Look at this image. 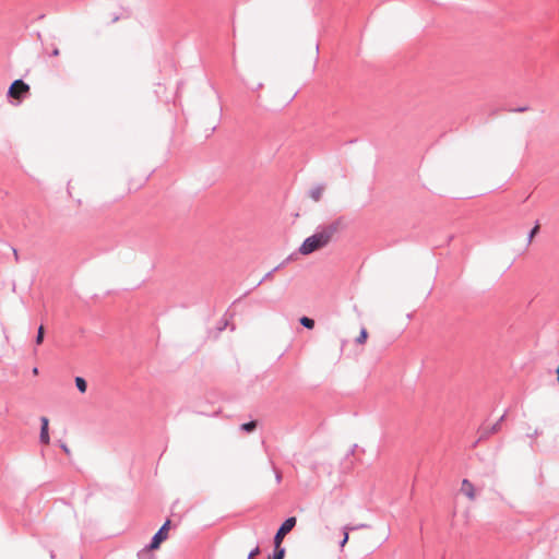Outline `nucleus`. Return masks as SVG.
Returning a JSON list of instances; mask_svg holds the SVG:
<instances>
[{"mask_svg": "<svg viewBox=\"0 0 559 559\" xmlns=\"http://www.w3.org/2000/svg\"><path fill=\"white\" fill-rule=\"evenodd\" d=\"M284 555H285V549L282 548L281 545L278 546V548L275 547L274 559H283Z\"/></svg>", "mask_w": 559, "mask_h": 559, "instance_id": "4468645a", "label": "nucleus"}, {"mask_svg": "<svg viewBox=\"0 0 559 559\" xmlns=\"http://www.w3.org/2000/svg\"><path fill=\"white\" fill-rule=\"evenodd\" d=\"M539 230V225H536L530 233V236H528V240L532 241V239L535 237V235L538 233Z\"/></svg>", "mask_w": 559, "mask_h": 559, "instance_id": "2eb2a0df", "label": "nucleus"}, {"mask_svg": "<svg viewBox=\"0 0 559 559\" xmlns=\"http://www.w3.org/2000/svg\"><path fill=\"white\" fill-rule=\"evenodd\" d=\"M557 381L559 382V365H558V368H557Z\"/></svg>", "mask_w": 559, "mask_h": 559, "instance_id": "6ab92c4d", "label": "nucleus"}, {"mask_svg": "<svg viewBox=\"0 0 559 559\" xmlns=\"http://www.w3.org/2000/svg\"><path fill=\"white\" fill-rule=\"evenodd\" d=\"M337 230V223H334L322 230L316 233L314 235L305 239V241L299 247V252L302 255H308L314 251H318L331 241L333 235Z\"/></svg>", "mask_w": 559, "mask_h": 559, "instance_id": "f257e3e1", "label": "nucleus"}, {"mask_svg": "<svg viewBox=\"0 0 559 559\" xmlns=\"http://www.w3.org/2000/svg\"><path fill=\"white\" fill-rule=\"evenodd\" d=\"M296 518L292 516L285 520V522L281 525L278 528L275 537H274V544L275 547L278 548V546L282 544L284 537L295 527L296 525Z\"/></svg>", "mask_w": 559, "mask_h": 559, "instance_id": "f03ea898", "label": "nucleus"}, {"mask_svg": "<svg viewBox=\"0 0 559 559\" xmlns=\"http://www.w3.org/2000/svg\"><path fill=\"white\" fill-rule=\"evenodd\" d=\"M323 192H324V187L318 186L310 190L309 195L313 201L318 202L321 200Z\"/></svg>", "mask_w": 559, "mask_h": 559, "instance_id": "0eeeda50", "label": "nucleus"}, {"mask_svg": "<svg viewBox=\"0 0 559 559\" xmlns=\"http://www.w3.org/2000/svg\"><path fill=\"white\" fill-rule=\"evenodd\" d=\"M33 373H34V374H37V373H38V369H37V368H34V369H33Z\"/></svg>", "mask_w": 559, "mask_h": 559, "instance_id": "aec40b11", "label": "nucleus"}, {"mask_svg": "<svg viewBox=\"0 0 559 559\" xmlns=\"http://www.w3.org/2000/svg\"><path fill=\"white\" fill-rule=\"evenodd\" d=\"M367 338H368V332H367V330H366V329H361V331H360V333H359L358 337L356 338V342H357L358 344H365V343H366V341H367Z\"/></svg>", "mask_w": 559, "mask_h": 559, "instance_id": "9b49d317", "label": "nucleus"}, {"mask_svg": "<svg viewBox=\"0 0 559 559\" xmlns=\"http://www.w3.org/2000/svg\"><path fill=\"white\" fill-rule=\"evenodd\" d=\"M40 441L43 443H48L49 442V436H48V421H44L43 426H41V431H40Z\"/></svg>", "mask_w": 559, "mask_h": 559, "instance_id": "6e6552de", "label": "nucleus"}, {"mask_svg": "<svg viewBox=\"0 0 559 559\" xmlns=\"http://www.w3.org/2000/svg\"><path fill=\"white\" fill-rule=\"evenodd\" d=\"M52 55H53V56H59V49H55V50L52 51Z\"/></svg>", "mask_w": 559, "mask_h": 559, "instance_id": "a211bd4d", "label": "nucleus"}, {"mask_svg": "<svg viewBox=\"0 0 559 559\" xmlns=\"http://www.w3.org/2000/svg\"><path fill=\"white\" fill-rule=\"evenodd\" d=\"M28 91L29 86L26 83H24L22 80H16L11 84L9 88V95L12 98L20 99Z\"/></svg>", "mask_w": 559, "mask_h": 559, "instance_id": "20e7f679", "label": "nucleus"}, {"mask_svg": "<svg viewBox=\"0 0 559 559\" xmlns=\"http://www.w3.org/2000/svg\"><path fill=\"white\" fill-rule=\"evenodd\" d=\"M246 432H251L255 429V421H247L241 426Z\"/></svg>", "mask_w": 559, "mask_h": 559, "instance_id": "ddd939ff", "label": "nucleus"}, {"mask_svg": "<svg viewBox=\"0 0 559 559\" xmlns=\"http://www.w3.org/2000/svg\"><path fill=\"white\" fill-rule=\"evenodd\" d=\"M44 335H45V329L43 325H40L38 328V332H37V336H36V344L37 345H40L44 341Z\"/></svg>", "mask_w": 559, "mask_h": 559, "instance_id": "f8f14e48", "label": "nucleus"}, {"mask_svg": "<svg viewBox=\"0 0 559 559\" xmlns=\"http://www.w3.org/2000/svg\"><path fill=\"white\" fill-rule=\"evenodd\" d=\"M299 321L307 329H313V326H314V321L308 317H302V318H300Z\"/></svg>", "mask_w": 559, "mask_h": 559, "instance_id": "9d476101", "label": "nucleus"}, {"mask_svg": "<svg viewBox=\"0 0 559 559\" xmlns=\"http://www.w3.org/2000/svg\"><path fill=\"white\" fill-rule=\"evenodd\" d=\"M75 385L78 388V390L81 392V393H85L86 390H87V383L86 381L81 378V377H76L75 378Z\"/></svg>", "mask_w": 559, "mask_h": 559, "instance_id": "1a4fd4ad", "label": "nucleus"}, {"mask_svg": "<svg viewBox=\"0 0 559 559\" xmlns=\"http://www.w3.org/2000/svg\"><path fill=\"white\" fill-rule=\"evenodd\" d=\"M260 552L259 547H255L248 556V559H254V557Z\"/></svg>", "mask_w": 559, "mask_h": 559, "instance_id": "f3484780", "label": "nucleus"}, {"mask_svg": "<svg viewBox=\"0 0 559 559\" xmlns=\"http://www.w3.org/2000/svg\"><path fill=\"white\" fill-rule=\"evenodd\" d=\"M499 424L498 423H492V421H488L486 425H483L480 428H479V432H480V439L481 438H486L488 437V435L490 433H495L499 430Z\"/></svg>", "mask_w": 559, "mask_h": 559, "instance_id": "423d86ee", "label": "nucleus"}, {"mask_svg": "<svg viewBox=\"0 0 559 559\" xmlns=\"http://www.w3.org/2000/svg\"><path fill=\"white\" fill-rule=\"evenodd\" d=\"M348 528L346 527L344 532V538H342L341 547H344L346 545V543L348 542Z\"/></svg>", "mask_w": 559, "mask_h": 559, "instance_id": "dca6fc26", "label": "nucleus"}, {"mask_svg": "<svg viewBox=\"0 0 559 559\" xmlns=\"http://www.w3.org/2000/svg\"><path fill=\"white\" fill-rule=\"evenodd\" d=\"M170 520H167L159 528V531L154 535L152 543L148 546L150 550L157 549L160 546V544L168 538V531L170 528Z\"/></svg>", "mask_w": 559, "mask_h": 559, "instance_id": "7ed1b4c3", "label": "nucleus"}, {"mask_svg": "<svg viewBox=\"0 0 559 559\" xmlns=\"http://www.w3.org/2000/svg\"><path fill=\"white\" fill-rule=\"evenodd\" d=\"M460 490L469 500H474L476 497L475 487L468 479H463Z\"/></svg>", "mask_w": 559, "mask_h": 559, "instance_id": "39448f33", "label": "nucleus"}]
</instances>
